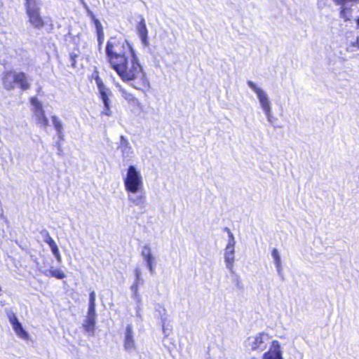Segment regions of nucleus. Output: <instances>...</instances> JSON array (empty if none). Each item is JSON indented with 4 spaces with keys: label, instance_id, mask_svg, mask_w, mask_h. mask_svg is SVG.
Here are the masks:
<instances>
[{
    "label": "nucleus",
    "instance_id": "nucleus-8",
    "mask_svg": "<svg viewBox=\"0 0 359 359\" xmlns=\"http://www.w3.org/2000/svg\"><path fill=\"white\" fill-rule=\"evenodd\" d=\"M224 259L226 269L232 273L234 271L235 248H225Z\"/></svg>",
    "mask_w": 359,
    "mask_h": 359
},
{
    "label": "nucleus",
    "instance_id": "nucleus-29",
    "mask_svg": "<svg viewBox=\"0 0 359 359\" xmlns=\"http://www.w3.org/2000/svg\"><path fill=\"white\" fill-rule=\"evenodd\" d=\"M41 235L42 236L43 238V241L46 243L47 244L48 242L53 240L51 236H50L49 232L46 229H42L40 232Z\"/></svg>",
    "mask_w": 359,
    "mask_h": 359
},
{
    "label": "nucleus",
    "instance_id": "nucleus-14",
    "mask_svg": "<svg viewBox=\"0 0 359 359\" xmlns=\"http://www.w3.org/2000/svg\"><path fill=\"white\" fill-rule=\"evenodd\" d=\"M119 148L123 158H130L133 154V149L129 142L124 136H121Z\"/></svg>",
    "mask_w": 359,
    "mask_h": 359
},
{
    "label": "nucleus",
    "instance_id": "nucleus-16",
    "mask_svg": "<svg viewBox=\"0 0 359 359\" xmlns=\"http://www.w3.org/2000/svg\"><path fill=\"white\" fill-rule=\"evenodd\" d=\"M95 82L102 102H106V100H109V95L111 93L110 90L104 85L101 79L98 76L95 77Z\"/></svg>",
    "mask_w": 359,
    "mask_h": 359
},
{
    "label": "nucleus",
    "instance_id": "nucleus-33",
    "mask_svg": "<svg viewBox=\"0 0 359 359\" xmlns=\"http://www.w3.org/2000/svg\"><path fill=\"white\" fill-rule=\"evenodd\" d=\"M51 251H52L53 255L55 256V259H57V261L59 263H60L62 262V257L60 255V253L57 246L55 248H53V250H51Z\"/></svg>",
    "mask_w": 359,
    "mask_h": 359
},
{
    "label": "nucleus",
    "instance_id": "nucleus-36",
    "mask_svg": "<svg viewBox=\"0 0 359 359\" xmlns=\"http://www.w3.org/2000/svg\"><path fill=\"white\" fill-rule=\"evenodd\" d=\"M95 25L97 33L103 32L102 26L98 20H95Z\"/></svg>",
    "mask_w": 359,
    "mask_h": 359
},
{
    "label": "nucleus",
    "instance_id": "nucleus-42",
    "mask_svg": "<svg viewBox=\"0 0 359 359\" xmlns=\"http://www.w3.org/2000/svg\"><path fill=\"white\" fill-rule=\"evenodd\" d=\"M357 26L359 28V18L356 20Z\"/></svg>",
    "mask_w": 359,
    "mask_h": 359
},
{
    "label": "nucleus",
    "instance_id": "nucleus-5",
    "mask_svg": "<svg viewBox=\"0 0 359 359\" xmlns=\"http://www.w3.org/2000/svg\"><path fill=\"white\" fill-rule=\"evenodd\" d=\"M269 340V335L264 332H262L248 337L247 344L252 351H262L266 348Z\"/></svg>",
    "mask_w": 359,
    "mask_h": 359
},
{
    "label": "nucleus",
    "instance_id": "nucleus-15",
    "mask_svg": "<svg viewBox=\"0 0 359 359\" xmlns=\"http://www.w3.org/2000/svg\"><path fill=\"white\" fill-rule=\"evenodd\" d=\"M139 283H133V284L131 285L130 289L133 292V297L135 299L137 302V307H136V313L137 316L141 317L140 310H141V304H142V299L141 297L139 294Z\"/></svg>",
    "mask_w": 359,
    "mask_h": 359
},
{
    "label": "nucleus",
    "instance_id": "nucleus-37",
    "mask_svg": "<svg viewBox=\"0 0 359 359\" xmlns=\"http://www.w3.org/2000/svg\"><path fill=\"white\" fill-rule=\"evenodd\" d=\"M89 304H95V292L92 291L90 294Z\"/></svg>",
    "mask_w": 359,
    "mask_h": 359
},
{
    "label": "nucleus",
    "instance_id": "nucleus-25",
    "mask_svg": "<svg viewBox=\"0 0 359 359\" xmlns=\"http://www.w3.org/2000/svg\"><path fill=\"white\" fill-rule=\"evenodd\" d=\"M355 48L359 49V36L356 37L355 41L350 42L346 47V51L352 53L355 50Z\"/></svg>",
    "mask_w": 359,
    "mask_h": 359
},
{
    "label": "nucleus",
    "instance_id": "nucleus-20",
    "mask_svg": "<svg viewBox=\"0 0 359 359\" xmlns=\"http://www.w3.org/2000/svg\"><path fill=\"white\" fill-rule=\"evenodd\" d=\"M39 269L41 271V273L46 276L50 274L51 276L55 277L57 279H63L65 278V273L60 269H53L51 268L49 271L42 270L41 267H38Z\"/></svg>",
    "mask_w": 359,
    "mask_h": 359
},
{
    "label": "nucleus",
    "instance_id": "nucleus-6",
    "mask_svg": "<svg viewBox=\"0 0 359 359\" xmlns=\"http://www.w3.org/2000/svg\"><path fill=\"white\" fill-rule=\"evenodd\" d=\"M141 256L146 264L149 273L153 275L155 272L156 258L153 253L149 244H145L142 247Z\"/></svg>",
    "mask_w": 359,
    "mask_h": 359
},
{
    "label": "nucleus",
    "instance_id": "nucleus-26",
    "mask_svg": "<svg viewBox=\"0 0 359 359\" xmlns=\"http://www.w3.org/2000/svg\"><path fill=\"white\" fill-rule=\"evenodd\" d=\"M351 11H348L344 6H341L340 11V18H343L345 21H348L351 18Z\"/></svg>",
    "mask_w": 359,
    "mask_h": 359
},
{
    "label": "nucleus",
    "instance_id": "nucleus-23",
    "mask_svg": "<svg viewBox=\"0 0 359 359\" xmlns=\"http://www.w3.org/2000/svg\"><path fill=\"white\" fill-rule=\"evenodd\" d=\"M155 311L161 318L163 330H164L165 323L167 320V310L163 306L158 304L155 307ZM163 332H165V330Z\"/></svg>",
    "mask_w": 359,
    "mask_h": 359
},
{
    "label": "nucleus",
    "instance_id": "nucleus-12",
    "mask_svg": "<svg viewBox=\"0 0 359 359\" xmlns=\"http://www.w3.org/2000/svg\"><path fill=\"white\" fill-rule=\"evenodd\" d=\"M16 75L17 72L12 71L6 72L4 74L2 78L3 85L7 90H11L14 89V84L15 83L16 81Z\"/></svg>",
    "mask_w": 359,
    "mask_h": 359
},
{
    "label": "nucleus",
    "instance_id": "nucleus-22",
    "mask_svg": "<svg viewBox=\"0 0 359 359\" xmlns=\"http://www.w3.org/2000/svg\"><path fill=\"white\" fill-rule=\"evenodd\" d=\"M51 119H52L53 125L55 130L57 131L58 137L60 140H63L64 135H63V127H62V122L58 118V117L55 115L52 116Z\"/></svg>",
    "mask_w": 359,
    "mask_h": 359
},
{
    "label": "nucleus",
    "instance_id": "nucleus-32",
    "mask_svg": "<svg viewBox=\"0 0 359 359\" xmlns=\"http://www.w3.org/2000/svg\"><path fill=\"white\" fill-rule=\"evenodd\" d=\"M236 240L233 234H231L229 236V239L225 248H235Z\"/></svg>",
    "mask_w": 359,
    "mask_h": 359
},
{
    "label": "nucleus",
    "instance_id": "nucleus-11",
    "mask_svg": "<svg viewBox=\"0 0 359 359\" xmlns=\"http://www.w3.org/2000/svg\"><path fill=\"white\" fill-rule=\"evenodd\" d=\"M137 34L138 36L145 47H148L149 46V42L148 40V30L147 29L145 20L144 18H142L140 22L138 23L137 27Z\"/></svg>",
    "mask_w": 359,
    "mask_h": 359
},
{
    "label": "nucleus",
    "instance_id": "nucleus-35",
    "mask_svg": "<svg viewBox=\"0 0 359 359\" xmlns=\"http://www.w3.org/2000/svg\"><path fill=\"white\" fill-rule=\"evenodd\" d=\"M334 1L337 5L344 6L347 3L357 2L359 1V0H334Z\"/></svg>",
    "mask_w": 359,
    "mask_h": 359
},
{
    "label": "nucleus",
    "instance_id": "nucleus-38",
    "mask_svg": "<svg viewBox=\"0 0 359 359\" xmlns=\"http://www.w3.org/2000/svg\"><path fill=\"white\" fill-rule=\"evenodd\" d=\"M97 40H98L99 46H100L104 40V32H97Z\"/></svg>",
    "mask_w": 359,
    "mask_h": 359
},
{
    "label": "nucleus",
    "instance_id": "nucleus-7",
    "mask_svg": "<svg viewBox=\"0 0 359 359\" xmlns=\"http://www.w3.org/2000/svg\"><path fill=\"white\" fill-rule=\"evenodd\" d=\"M123 346L126 351H133L135 348L134 333L133 331V327L130 324L128 325L126 328L123 340Z\"/></svg>",
    "mask_w": 359,
    "mask_h": 359
},
{
    "label": "nucleus",
    "instance_id": "nucleus-21",
    "mask_svg": "<svg viewBox=\"0 0 359 359\" xmlns=\"http://www.w3.org/2000/svg\"><path fill=\"white\" fill-rule=\"evenodd\" d=\"M83 328L84 330L91 335L94 334L95 332V318L86 317L84 323H83Z\"/></svg>",
    "mask_w": 359,
    "mask_h": 359
},
{
    "label": "nucleus",
    "instance_id": "nucleus-27",
    "mask_svg": "<svg viewBox=\"0 0 359 359\" xmlns=\"http://www.w3.org/2000/svg\"><path fill=\"white\" fill-rule=\"evenodd\" d=\"M134 274L135 276V283L142 284L143 283V278H142V272L140 268L137 267L134 269Z\"/></svg>",
    "mask_w": 359,
    "mask_h": 359
},
{
    "label": "nucleus",
    "instance_id": "nucleus-9",
    "mask_svg": "<svg viewBox=\"0 0 359 359\" xmlns=\"http://www.w3.org/2000/svg\"><path fill=\"white\" fill-rule=\"evenodd\" d=\"M263 359H283L280 344L278 341H273L269 351L263 355Z\"/></svg>",
    "mask_w": 359,
    "mask_h": 359
},
{
    "label": "nucleus",
    "instance_id": "nucleus-31",
    "mask_svg": "<svg viewBox=\"0 0 359 359\" xmlns=\"http://www.w3.org/2000/svg\"><path fill=\"white\" fill-rule=\"evenodd\" d=\"M86 317L96 318L95 304H89Z\"/></svg>",
    "mask_w": 359,
    "mask_h": 359
},
{
    "label": "nucleus",
    "instance_id": "nucleus-10",
    "mask_svg": "<svg viewBox=\"0 0 359 359\" xmlns=\"http://www.w3.org/2000/svg\"><path fill=\"white\" fill-rule=\"evenodd\" d=\"M26 13L29 18V22L34 27L41 29L44 26L45 23L43 18L41 16L40 11L28 12Z\"/></svg>",
    "mask_w": 359,
    "mask_h": 359
},
{
    "label": "nucleus",
    "instance_id": "nucleus-3",
    "mask_svg": "<svg viewBox=\"0 0 359 359\" xmlns=\"http://www.w3.org/2000/svg\"><path fill=\"white\" fill-rule=\"evenodd\" d=\"M32 110L36 119V124L41 128L46 129L49 126L48 120L45 115L42 103L36 98L31 99Z\"/></svg>",
    "mask_w": 359,
    "mask_h": 359
},
{
    "label": "nucleus",
    "instance_id": "nucleus-18",
    "mask_svg": "<svg viewBox=\"0 0 359 359\" xmlns=\"http://www.w3.org/2000/svg\"><path fill=\"white\" fill-rule=\"evenodd\" d=\"M271 256L273 259L274 264L278 275H283V266L281 262L280 255L276 248L272 250Z\"/></svg>",
    "mask_w": 359,
    "mask_h": 359
},
{
    "label": "nucleus",
    "instance_id": "nucleus-30",
    "mask_svg": "<svg viewBox=\"0 0 359 359\" xmlns=\"http://www.w3.org/2000/svg\"><path fill=\"white\" fill-rule=\"evenodd\" d=\"M104 103V109L102 111V114L107 116H110L111 115V111L110 110V101L109 100H106V102H103Z\"/></svg>",
    "mask_w": 359,
    "mask_h": 359
},
{
    "label": "nucleus",
    "instance_id": "nucleus-2",
    "mask_svg": "<svg viewBox=\"0 0 359 359\" xmlns=\"http://www.w3.org/2000/svg\"><path fill=\"white\" fill-rule=\"evenodd\" d=\"M123 180L128 201L135 205L144 204L146 196L140 171L135 166L130 165Z\"/></svg>",
    "mask_w": 359,
    "mask_h": 359
},
{
    "label": "nucleus",
    "instance_id": "nucleus-13",
    "mask_svg": "<svg viewBox=\"0 0 359 359\" xmlns=\"http://www.w3.org/2000/svg\"><path fill=\"white\" fill-rule=\"evenodd\" d=\"M119 92L121 93L122 97L128 101V103L132 104L133 106L137 107L138 108H142V104L139 101V100L135 97V95L130 92L127 91L126 89L123 88L121 86H118Z\"/></svg>",
    "mask_w": 359,
    "mask_h": 359
},
{
    "label": "nucleus",
    "instance_id": "nucleus-28",
    "mask_svg": "<svg viewBox=\"0 0 359 359\" xmlns=\"http://www.w3.org/2000/svg\"><path fill=\"white\" fill-rule=\"evenodd\" d=\"M262 111L264 113V114L266 115L267 121L269 123H272L273 122L274 117L272 114L271 107L269 108H267L266 109H264Z\"/></svg>",
    "mask_w": 359,
    "mask_h": 359
},
{
    "label": "nucleus",
    "instance_id": "nucleus-40",
    "mask_svg": "<svg viewBox=\"0 0 359 359\" xmlns=\"http://www.w3.org/2000/svg\"><path fill=\"white\" fill-rule=\"evenodd\" d=\"M70 57H71V60L72 61V66L74 67L75 65H76V60H75L76 55L72 54L70 55Z\"/></svg>",
    "mask_w": 359,
    "mask_h": 359
},
{
    "label": "nucleus",
    "instance_id": "nucleus-19",
    "mask_svg": "<svg viewBox=\"0 0 359 359\" xmlns=\"http://www.w3.org/2000/svg\"><path fill=\"white\" fill-rule=\"evenodd\" d=\"M41 0H25L26 13L41 11Z\"/></svg>",
    "mask_w": 359,
    "mask_h": 359
},
{
    "label": "nucleus",
    "instance_id": "nucleus-41",
    "mask_svg": "<svg viewBox=\"0 0 359 359\" xmlns=\"http://www.w3.org/2000/svg\"><path fill=\"white\" fill-rule=\"evenodd\" d=\"M224 231L228 233V236H230L231 234H233V233L231 231V230L228 227H225L224 229Z\"/></svg>",
    "mask_w": 359,
    "mask_h": 359
},
{
    "label": "nucleus",
    "instance_id": "nucleus-1",
    "mask_svg": "<svg viewBox=\"0 0 359 359\" xmlns=\"http://www.w3.org/2000/svg\"><path fill=\"white\" fill-rule=\"evenodd\" d=\"M106 55L111 67L125 82H133L135 89L147 91L150 87L143 68L130 44L111 37L107 43Z\"/></svg>",
    "mask_w": 359,
    "mask_h": 359
},
{
    "label": "nucleus",
    "instance_id": "nucleus-39",
    "mask_svg": "<svg viewBox=\"0 0 359 359\" xmlns=\"http://www.w3.org/2000/svg\"><path fill=\"white\" fill-rule=\"evenodd\" d=\"M48 245H49L50 250H53L57 246L53 239L48 242Z\"/></svg>",
    "mask_w": 359,
    "mask_h": 359
},
{
    "label": "nucleus",
    "instance_id": "nucleus-17",
    "mask_svg": "<svg viewBox=\"0 0 359 359\" xmlns=\"http://www.w3.org/2000/svg\"><path fill=\"white\" fill-rule=\"evenodd\" d=\"M15 83L22 90H27L30 85L26 74L23 72H17Z\"/></svg>",
    "mask_w": 359,
    "mask_h": 359
},
{
    "label": "nucleus",
    "instance_id": "nucleus-24",
    "mask_svg": "<svg viewBox=\"0 0 359 359\" xmlns=\"http://www.w3.org/2000/svg\"><path fill=\"white\" fill-rule=\"evenodd\" d=\"M12 327L13 330L15 331V334L22 339H27L28 337V334L27 332H25L20 322L13 323L12 325Z\"/></svg>",
    "mask_w": 359,
    "mask_h": 359
},
{
    "label": "nucleus",
    "instance_id": "nucleus-34",
    "mask_svg": "<svg viewBox=\"0 0 359 359\" xmlns=\"http://www.w3.org/2000/svg\"><path fill=\"white\" fill-rule=\"evenodd\" d=\"M8 318L12 325H13V323L19 322L16 316L13 313H10L8 315Z\"/></svg>",
    "mask_w": 359,
    "mask_h": 359
},
{
    "label": "nucleus",
    "instance_id": "nucleus-4",
    "mask_svg": "<svg viewBox=\"0 0 359 359\" xmlns=\"http://www.w3.org/2000/svg\"><path fill=\"white\" fill-rule=\"evenodd\" d=\"M247 84L256 94L262 110L271 107L270 98L267 93L252 81H248Z\"/></svg>",
    "mask_w": 359,
    "mask_h": 359
}]
</instances>
